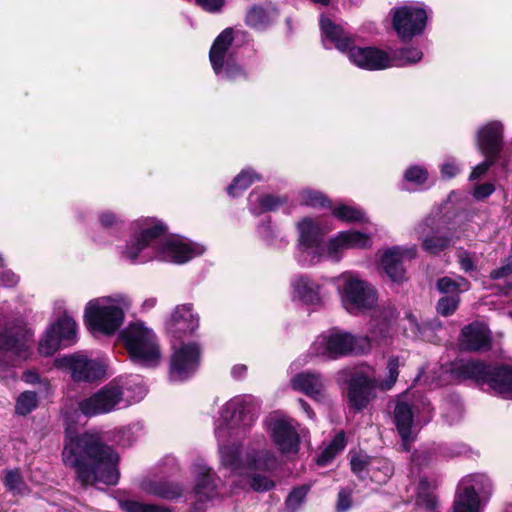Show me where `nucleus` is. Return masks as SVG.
<instances>
[{
	"mask_svg": "<svg viewBox=\"0 0 512 512\" xmlns=\"http://www.w3.org/2000/svg\"><path fill=\"white\" fill-rule=\"evenodd\" d=\"M250 486L254 491L264 492L274 488L275 483L268 476L254 473L250 477Z\"/></svg>",
	"mask_w": 512,
	"mask_h": 512,
	"instance_id": "nucleus-49",
	"label": "nucleus"
},
{
	"mask_svg": "<svg viewBox=\"0 0 512 512\" xmlns=\"http://www.w3.org/2000/svg\"><path fill=\"white\" fill-rule=\"evenodd\" d=\"M512 274V254L509 255L503 263L496 269H494L490 276L492 279L497 280Z\"/></svg>",
	"mask_w": 512,
	"mask_h": 512,
	"instance_id": "nucleus-54",
	"label": "nucleus"
},
{
	"mask_svg": "<svg viewBox=\"0 0 512 512\" xmlns=\"http://www.w3.org/2000/svg\"><path fill=\"white\" fill-rule=\"evenodd\" d=\"M341 286L339 293L344 308L349 313L371 309L377 301L374 288L352 273H344L339 277Z\"/></svg>",
	"mask_w": 512,
	"mask_h": 512,
	"instance_id": "nucleus-10",
	"label": "nucleus"
},
{
	"mask_svg": "<svg viewBox=\"0 0 512 512\" xmlns=\"http://www.w3.org/2000/svg\"><path fill=\"white\" fill-rule=\"evenodd\" d=\"M492 483L484 474L465 477L459 484L453 501L452 512H482L479 493L490 495Z\"/></svg>",
	"mask_w": 512,
	"mask_h": 512,
	"instance_id": "nucleus-12",
	"label": "nucleus"
},
{
	"mask_svg": "<svg viewBox=\"0 0 512 512\" xmlns=\"http://www.w3.org/2000/svg\"><path fill=\"white\" fill-rule=\"evenodd\" d=\"M342 232H339L334 238L330 239L326 244L327 256L333 261H339L342 253L346 250V242L343 239Z\"/></svg>",
	"mask_w": 512,
	"mask_h": 512,
	"instance_id": "nucleus-46",
	"label": "nucleus"
},
{
	"mask_svg": "<svg viewBox=\"0 0 512 512\" xmlns=\"http://www.w3.org/2000/svg\"><path fill=\"white\" fill-rule=\"evenodd\" d=\"M417 255L415 245L401 247L394 246L384 251L381 256V266L387 276L396 283L403 282L406 277L404 263L414 259Z\"/></svg>",
	"mask_w": 512,
	"mask_h": 512,
	"instance_id": "nucleus-20",
	"label": "nucleus"
},
{
	"mask_svg": "<svg viewBox=\"0 0 512 512\" xmlns=\"http://www.w3.org/2000/svg\"><path fill=\"white\" fill-rule=\"evenodd\" d=\"M250 211L259 215L263 212L273 211L287 202L286 197L274 196L271 194H259L252 192L249 196Z\"/></svg>",
	"mask_w": 512,
	"mask_h": 512,
	"instance_id": "nucleus-30",
	"label": "nucleus"
},
{
	"mask_svg": "<svg viewBox=\"0 0 512 512\" xmlns=\"http://www.w3.org/2000/svg\"><path fill=\"white\" fill-rule=\"evenodd\" d=\"M428 20L427 11L419 5L398 7L393 13V28L403 41L422 34Z\"/></svg>",
	"mask_w": 512,
	"mask_h": 512,
	"instance_id": "nucleus-15",
	"label": "nucleus"
},
{
	"mask_svg": "<svg viewBox=\"0 0 512 512\" xmlns=\"http://www.w3.org/2000/svg\"><path fill=\"white\" fill-rule=\"evenodd\" d=\"M459 347L466 351H484L491 347V332L480 322L465 326L459 335Z\"/></svg>",
	"mask_w": 512,
	"mask_h": 512,
	"instance_id": "nucleus-22",
	"label": "nucleus"
},
{
	"mask_svg": "<svg viewBox=\"0 0 512 512\" xmlns=\"http://www.w3.org/2000/svg\"><path fill=\"white\" fill-rule=\"evenodd\" d=\"M61 365L69 370L76 382L91 383L101 379L105 374V365L101 360L82 352L63 357Z\"/></svg>",
	"mask_w": 512,
	"mask_h": 512,
	"instance_id": "nucleus-19",
	"label": "nucleus"
},
{
	"mask_svg": "<svg viewBox=\"0 0 512 512\" xmlns=\"http://www.w3.org/2000/svg\"><path fill=\"white\" fill-rule=\"evenodd\" d=\"M342 234L346 242V248L348 249H366L372 245L371 238L368 234L356 230L342 231Z\"/></svg>",
	"mask_w": 512,
	"mask_h": 512,
	"instance_id": "nucleus-40",
	"label": "nucleus"
},
{
	"mask_svg": "<svg viewBox=\"0 0 512 512\" xmlns=\"http://www.w3.org/2000/svg\"><path fill=\"white\" fill-rule=\"evenodd\" d=\"M131 300L124 294L90 300L84 310V321L92 333L113 335L123 324Z\"/></svg>",
	"mask_w": 512,
	"mask_h": 512,
	"instance_id": "nucleus-5",
	"label": "nucleus"
},
{
	"mask_svg": "<svg viewBox=\"0 0 512 512\" xmlns=\"http://www.w3.org/2000/svg\"><path fill=\"white\" fill-rule=\"evenodd\" d=\"M119 218L111 213V212H105L103 214H101L100 216V223L102 224L103 227H112L114 225H117L119 223Z\"/></svg>",
	"mask_w": 512,
	"mask_h": 512,
	"instance_id": "nucleus-63",
	"label": "nucleus"
},
{
	"mask_svg": "<svg viewBox=\"0 0 512 512\" xmlns=\"http://www.w3.org/2000/svg\"><path fill=\"white\" fill-rule=\"evenodd\" d=\"M332 213L336 218L342 221L362 222L365 220L363 211L353 206L339 205L333 209Z\"/></svg>",
	"mask_w": 512,
	"mask_h": 512,
	"instance_id": "nucleus-43",
	"label": "nucleus"
},
{
	"mask_svg": "<svg viewBox=\"0 0 512 512\" xmlns=\"http://www.w3.org/2000/svg\"><path fill=\"white\" fill-rule=\"evenodd\" d=\"M459 302V296L456 294L443 296L439 299L436 310L440 315L445 317L452 315L457 310Z\"/></svg>",
	"mask_w": 512,
	"mask_h": 512,
	"instance_id": "nucleus-47",
	"label": "nucleus"
},
{
	"mask_svg": "<svg viewBox=\"0 0 512 512\" xmlns=\"http://www.w3.org/2000/svg\"><path fill=\"white\" fill-rule=\"evenodd\" d=\"M258 405L250 395L236 396L229 400L221 410L222 424L215 429L219 442L221 463L234 473L243 470L270 472L276 469L278 462L274 452L268 449L249 450L245 458L241 457L238 445H226L228 438L238 436V429L243 431L256 420Z\"/></svg>",
	"mask_w": 512,
	"mask_h": 512,
	"instance_id": "nucleus-1",
	"label": "nucleus"
},
{
	"mask_svg": "<svg viewBox=\"0 0 512 512\" xmlns=\"http://www.w3.org/2000/svg\"><path fill=\"white\" fill-rule=\"evenodd\" d=\"M202 245L178 237H165V226L154 219L137 221L122 256L132 263L153 259L183 264L203 254Z\"/></svg>",
	"mask_w": 512,
	"mask_h": 512,
	"instance_id": "nucleus-2",
	"label": "nucleus"
},
{
	"mask_svg": "<svg viewBox=\"0 0 512 512\" xmlns=\"http://www.w3.org/2000/svg\"><path fill=\"white\" fill-rule=\"evenodd\" d=\"M346 446L345 433L339 432L317 458L319 466L327 465Z\"/></svg>",
	"mask_w": 512,
	"mask_h": 512,
	"instance_id": "nucleus-35",
	"label": "nucleus"
},
{
	"mask_svg": "<svg viewBox=\"0 0 512 512\" xmlns=\"http://www.w3.org/2000/svg\"><path fill=\"white\" fill-rule=\"evenodd\" d=\"M458 262L462 270L469 272L475 269V263L470 255L466 251H459Z\"/></svg>",
	"mask_w": 512,
	"mask_h": 512,
	"instance_id": "nucleus-59",
	"label": "nucleus"
},
{
	"mask_svg": "<svg viewBox=\"0 0 512 512\" xmlns=\"http://www.w3.org/2000/svg\"><path fill=\"white\" fill-rule=\"evenodd\" d=\"M308 490L306 486L295 488L287 498V505L291 508L298 507L306 498Z\"/></svg>",
	"mask_w": 512,
	"mask_h": 512,
	"instance_id": "nucleus-51",
	"label": "nucleus"
},
{
	"mask_svg": "<svg viewBox=\"0 0 512 512\" xmlns=\"http://www.w3.org/2000/svg\"><path fill=\"white\" fill-rule=\"evenodd\" d=\"M457 380H473L487 384L504 398L512 399V366H490L474 359H457L449 369Z\"/></svg>",
	"mask_w": 512,
	"mask_h": 512,
	"instance_id": "nucleus-6",
	"label": "nucleus"
},
{
	"mask_svg": "<svg viewBox=\"0 0 512 512\" xmlns=\"http://www.w3.org/2000/svg\"><path fill=\"white\" fill-rule=\"evenodd\" d=\"M352 471L360 478L364 479L366 475H370L372 459L367 455L358 454L351 458L350 461Z\"/></svg>",
	"mask_w": 512,
	"mask_h": 512,
	"instance_id": "nucleus-45",
	"label": "nucleus"
},
{
	"mask_svg": "<svg viewBox=\"0 0 512 512\" xmlns=\"http://www.w3.org/2000/svg\"><path fill=\"white\" fill-rule=\"evenodd\" d=\"M19 281V277L10 270H3V262L0 259V284L6 287H13Z\"/></svg>",
	"mask_w": 512,
	"mask_h": 512,
	"instance_id": "nucleus-55",
	"label": "nucleus"
},
{
	"mask_svg": "<svg viewBox=\"0 0 512 512\" xmlns=\"http://www.w3.org/2000/svg\"><path fill=\"white\" fill-rule=\"evenodd\" d=\"M144 489L149 494L165 498L174 499L181 495V488L173 483L163 481H150L144 484Z\"/></svg>",
	"mask_w": 512,
	"mask_h": 512,
	"instance_id": "nucleus-31",
	"label": "nucleus"
},
{
	"mask_svg": "<svg viewBox=\"0 0 512 512\" xmlns=\"http://www.w3.org/2000/svg\"><path fill=\"white\" fill-rule=\"evenodd\" d=\"M400 359L397 356H391L388 359L386 367V377L384 379L373 378L377 384V388L386 391L390 390L396 383L399 376Z\"/></svg>",
	"mask_w": 512,
	"mask_h": 512,
	"instance_id": "nucleus-33",
	"label": "nucleus"
},
{
	"mask_svg": "<svg viewBox=\"0 0 512 512\" xmlns=\"http://www.w3.org/2000/svg\"><path fill=\"white\" fill-rule=\"evenodd\" d=\"M503 125L501 122H490L482 127L477 134V145L483 155L499 156L502 149Z\"/></svg>",
	"mask_w": 512,
	"mask_h": 512,
	"instance_id": "nucleus-27",
	"label": "nucleus"
},
{
	"mask_svg": "<svg viewBox=\"0 0 512 512\" xmlns=\"http://www.w3.org/2000/svg\"><path fill=\"white\" fill-rule=\"evenodd\" d=\"M38 405V397L35 392L24 391L21 393L15 405V411L17 414L25 416L31 413Z\"/></svg>",
	"mask_w": 512,
	"mask_h": 512,
	"instance_id": "nucleus-42",
	"label": "nucleus"
},
{
	"mask_svg": "<svg viewBox=\"0 0 512 512\" xmlns=\"http://www.w3.org/2000/svg\"><path fill=\"white\" fill-rule=\"evenodd\" d=\"M173 354L170 361L169 377L171 381H183L192 376L200 364L201 350L197 343L172 344Z\"/></svg>",
	"mask_w": 512,
	"mask_h": 512,
	"instance_id": "nucleus-16",
	"label": "nucleus"
},
{
	"mask_svg": "<svg viewBox=\"0 0 512 512\" xmlns=\"http://www.w3.org/2000/svg\"><path fill=\"white\" fill-rule=\"evenodd\" d=\"M246 23L256 29L264 27L268 23V15L262 7H252L246 16Z\"/></svg>",
	"mask_w": 512,
	"mask_h": 512,
	"instance_id": "nucleus-48",
	"label": "nucleus"
},
{
	"mask_svg": "<svg viewBox=\"0 0 512 512\" xmlns=\"http://www.w3.org/2000/svg\"><path fill=\"white\" fill-rule=\"evenodd\" d=\"M298 202L301 205L314 208L326 207L329 204L328 199L321 192L308 188L299 191Z\"/></svg>",
	"mask_w": 512,
	"mask_h": 512,
	"instance_id": "nucleus-41",
	"label": "nucleus"
},
{
	"mask_svg": "<svg viewBox=\"0 0 512 512\" xmlns=\"http://www.w3.org/2000/svg\"><path fill=\"white\" fill-rule=\"evenodd\" d=\"M414 232L421 241V248L432 255H439L455 243L453 234L447 229L436 227L433 217H427L419 222Z\"/></svg>",
	"mask_w": 512,
	"mask_h": 512,
	"instance_id": "nucleus-17",
	"label": "nucleus"
},
{
	"mask_svg": "<svg viewBox=\"0 0 512 512\" xmlns=\"http://www.w3.org/2000/svg\"><path fill=\"white\" fill-rule=\"evenodd\" d=\"M427 176L428 173L426 169L420 166H411L404 174V177L408 182H412L417 185L425 183Z\"/></svg>",
	"mask_w": 512,
	"mask_h": 512,
	"instance_id": "nucleus-50",
	"label": "nucleus"
},
{
	"mask_svg": "<svg viewBox=\"0 0 512 512\" xmlns=\"http://www.w3.org/2000/svg\"><path fill=\"white\" fill-rule=\"evenodd\" d=\"M391 57V66H406L419 62L423 53L415 47H407L395 50Z\"/></svg>",
	"mask_w": 512,
	"mask_h": 512,
	"instance_id": "nucleus-34",
	"label": "nucleus"
},
{
	"mask_svg": "<svg viewBox=\"0 0 512 512\" xmlns=\"http://www.w3.org/2000/svg\"><path fill=\"white\" fill-rule=\"evenodd\" d=\"M62 342L64 341L56 334L55 327L50 325L39 342V352L44 356H50L60 348Z\"/></svg>",
	"mask_w": 512,
	"mask_h": 512,
	"instance_id": "nucleus-37",
	"label": "nucleus"
},
{
	"mask_svg": "<svg viewBox=\"0 0 512 512\" xmlns=\"http://www.w3.org/2000/svg\"><path fill=\"white\" fill-rule=\"evenodd\" d=\"M4 484L9 490L20 492L22 477L19 470L8 471L4 478Z\"/></svg>",
	"mask_w": 512,
	"mask_h": 512,
	"instance_id": "nucleus-52",
	"label": "nucleus"
},
{
	"mask_svg": "<svg viewBox=\"0 0 512 512\" xmlns=\"http://www.w3.org/2000/svg\"><path fill=\"white\" fill-rule=\"evenodd\" d=\"M320 27L324 36L323 43L326 47L327 42H331L340 51L346 52L354 39L340 25L335 24L329 18L324 16L320 19Z\"/></svg>",
	"mask_w": 512,
	"mask_h": 512,
	"instance_id": "nucleus-28",
	"label": "nucleus"
},
{
	"mask_svg": "<svg viewBox=\"0 0 512 512\" xmlns=\"http://www.w3.org/2000/svg\"><path fill=\"white\" fill-rule=\"evenodd\" d=\"M62 456L66 466L76 469L78 479L84 485L118 483L119 457L95 435L68 436Z\"/></svg>",
	"mask_w": 512,
	"mask_h": 512,
	"instance_id": "nucleus-3",
	"label": "nucleus"
},
{
	"mask_svg": "<svg viewBox=\"0 0 512 512\" xmlns=\"http://www.w3.org/2000/svg\"><path fill=\"white\" fill-rule=\"evenodd\" d=\"M350 61L359 68L381 70L391 67V57L386 52L374 47H357L353 43L346 51Z\"/></svg>",
	"mask_w": 512,
	"mask_h": 512,
	"instance_id": "nucleus-21",
	"label": "nucleus"
},
{
	"mask_svg": "<svg viewBox=\"0 0 512 512\" xmlns=\"http://www.w3.org/2000/svg\"><path fill=\"white\" fill-rule=\"evenodd\" d=\"M196 3L203 10L215 13L222 9L224 0H196Z\"/></svg>",
	"mask_w": 512,
	"mask_h": 512,
	"instance_id": "nucleus-58",
	"label": "nucleus"
},
{
	"mask_svg": "<svg viewBox=\"0 0 512 512\" xmlns=\"http://www.w3.org/2000/svg\"><path fill=\"white\" fill-rule=\"evenodd\" d=\"M233 42V30L227 28L215 39L209 53L212 68L221 79L233 81L244 77V71L233 60L230 48Z\"/></svg>",
	"mask_w": 512,
	"mask_h": 512,
	"instance_id": "nucleus-13",
	"label": "nucleus"
},
{
	"mask_svg": "<svg viewBox=\"0 0 512 512\" xmlns=\"http://www.w3.org/2000/svg\"><path fill=\"white\" fill-rule=\"evenodd\" d=\"M22 379L24 382L28 384H40L45 389L48 387V380L41 378L37 371L35 370H27L23 373Z\"/></svg>",
	"mask_w": 512,
	"mask_h": 512,
	"instance_id": "nucleus-56",
	"label": "nucleus"
},
{
	"mask_svg": "<svg viewBox=\"0 0 512 512\" xmlns=\"http://www.w3.org/2000/svg\"><path fill=\"white\" fill-rule=\"evenodd\" d=\"M431 413L430 402L422 395L405 393L397 399L393 420L405 450L415 440L419 426L430 421Z\"/></svg>",
	"mask_w": 512,
	"mask_h": 512,
	"instance_id": "nucleus-7",
	"label": "nucleus"
},
{
	"mask_svg": "<svg viewBox=\"0 0 512 512\" xmlns=\"http://www.w3.org/2000/svg\"><path fill=\"white\" fill-rule=\"evenodd\" d=\"M299 233L297 245V260L302 265L318 263L323 255L321 243L322 232L317 221L304 218L297 224Z\"/></svg>",
	"mask_w": 512,
	"mask_h": 512,
	"instance_id": "nucleus-14",
	"label": "nucleus"
},
{
	"mask_svg": "<svg viewBox=\"0 0 512 512\" xmlns=\"http://www.w3.org/2000/svg\"><path fill=\"white\" fill-rule=\"evenodd\" d=\"M290 384L293 390L300 391L317 402H323L326 398V381L318 373H298L291 378Z\"/></svg>",
	"mask_w": 512,
	"mask_h": 512,
	"instance_id": "nucleus-25",
	"label": "nucleus"
},
{
	"mask_svg": "<svg viewBox=\"0 0 512 512\" xmlns=\"http://www.w3.org/2000/svg\"><path fill=\"white\" fill-rule=\"evenodd\" d=\"M311 350L317 356L336 359L349 354L368 353L371 350V340L367 336L331 331L318 336Z\"/></svg>",
	"mask_w": 512,
	"mask_h": 512,
	"instance_id": "nucleus-9",
	"label": "nucleus"
},
{
	"mask_svg": "<svg viewBox=\"0 0 512 512\" xmlns=\"http://www.w3.org/2000/svg\"><path fill=\"white\" fill-rule=\"evenodd\" d=\"M351 507V495L346 490H341L338 494L337 511L346 512Z\"/></svg>",
	"mask_w": 512,
	"mask_h": 512,
	"instance_id": "nucleus-61",
	"label": "nucleus"
},
{
	"mask_svg": "<svg viewBox=\"0 0 512 512\" xmlns=\"http://www.w3.org/2000/svg\"><path fill=\"white\" fill-rule=\"evenodd\" d=\"M265 423L273 443L281 453L296 454L298 452L300 437L291 419L270 415Z\"/></svg>",
	"mask_w": 512,
	"mask_h": 512,
	"instance_id": "nucleus-18",
	"label": "nucleus"
},
{
	"mask_svg": "<svg viewBox=\"0 0 512 512\" xmlns=\"http://www.w3.org/2000/svg\"><path fill=\"white\" fill-rule=\"evenodd\" d=\"M258 233L259 235L266 241H270L274 236V230L272 226L270 225V222L262 223L258 227Z\"/></svg>",
	"mask_w": 512,
	"mask_h": 512,
	"instance_id": "nucleus-64",
	"label": "nucleus"
},
{
	"mask_svg": "<svg viewBox=\"0 0 512 512\" xmlns=\"http://www.w3.org/2000/svg\"><path fill=\"white\" fill-rule=\"evenodd\" d=\"M261 180L259 174L254 172L251 169L242 170L233 180L232 184L227 187V193L230 196H237L244 190H246L249 186H251L255 181Z\"/></svg>",
	"mask_w": 512,
	"mask_h": 512,
	"instance_id": "nucleus-32",
	"label": "nucleus"
},
{
	"mask_svg": "<svg viewBox=\"0 0 512 512\" xmlns=\"http://www.w3.org/2000/svg\"><path fill=\"white\" fill-rule=\"evenodd\" d=\"M166 326L174 338H180L182 334L194 332L199 326V319L192 313L191 306L181 305L175 308Z\"/></svg>",
	"mask_w": 512,
	"mask_h": 512,
	"instance_id": "nucleus-26",
	"label": "nucleus"
},
{
	"mask_svg": "<svg viewBox=\"0 0 512 512\" xmlns=\"http://www.w3.org/2000/svg\"><path fill=\"white\" fill-rule=\"evenodd\" d=\"M120 507L124 512H173L171 509L154 504H145L137 501H123Z\"/></svg>",
	"mask_w": 512,
	"mask_h": 512,
	"instance_id": "nucleus-44",
	"label": "nucleus"
},
{
	"mask_svg": "<svg viewBox=\"0 0 512 512\" xmlns=\"http://www.w3.org/2000/svg\"><path fill=\"white\" fill-rule=\"evenodd\" d=\"M294 297L306 304L316 305L322 300L320 286L308 277H299L293 282Z\"/></svg>",
	"mask_w": 512,
	"mask_h": 512,
	"instance_id": "nucleus-29",
	"label": "nucleus"
},
{
	"mask_svg": "<svg viewBox=\"0 0 512 512\" xmlns=\"http://www.w3.org/2000/svg\"><path fill=\"white\" fill-rule=\"evenodd\" d=\"M377 388L374 379L364 373H356L348 382V401L356 410L364 409L373 397V391Z\"/></svg>",
	"mask_w": 512,
	"mask_h": 512,
	"instance_id": "nucleus-23",
	"label": "nucleus"
},
{
	"mask_svg": "<svg viewBox=\"0 0 512 512\" xmlns=\"http://www.w3.org/2000/svg\"><path fill=\"white\" fill-rule=\"evenodd\" d=\"M370 477L377 483H385L393 474V466L386 459L372 460Z\"/></svg>",
	"mask_w": 512,
	"mask_h": 512,
	"instance_id": "nucleus-38",
	"label": "nucleus"
},
{
	"mask_svg": "<svg viewBox=\"0 0 512 512\" xmlns=\"http://www.w3.org/2000/svg\"><path fill=\"white\" fill-rule=\"evenodd\" d=\"M437 287L442 293H451L452 295H458L459 292H463L469 289V282L463 277H457L456 279L450 277H443L438 280Z\"/></svg>",
	"mask_w": 512,
	"mask_h": 512,
	"instance_id": "nucleus-39",
	"label": "nucleus"
},
{
	"mask_svg": "<svg viewBox=\"0 0 512 512\" xmlns=\"http://www.w3.org/2000/svg\"><path fill=\"white\" fill-rule=\"evenodd\" d=\"M147 393L138 378L115 379L78 403L86 417L108 414L141 401Z\"/></svg>",
	"mask_w": 512,
	"mask_h": 512,
	"instance_id": "nucleus-4",
	"label": "nucleus"
},
{
	"mask_svg": "<svg viewBox=\"0 0 512 512\" xmlns=\"http://www.w3.org/2000/svg\"><path fill=\"white\" fill-rule=\"evenodd\" d=\"M51 326L55 327L56 334H58L66 344L75 342L77 324L71 317L64 316L51 324Z\"/></svg>",
	"mask_w": 512,
	"mask_h": 512,
	"instance_id": "nucleus-36",
	"label": "nucleus"
},
{
	"mask_svg": "<svg viewBox=\"0 0 512 512\" xmlns=\"http://www.w3.org/2000/svg\"><path fill=\"white\" fill-rule=\"evenodd\" d=\"M31 335L19 326L6 327L0 330V367L16 366L30 358L32 346Z\"/></svg>",
	"mask_w": 512,
	"mask_h": 512,
	"instance_id": "nucleus-11",
	"label": "nucleus"
},
{
	"mask_svg": "<svg viewBox=\"0 0 512 512\" xmlns=\"http://www.w3.org/2000/svg\"><path fill=\"white\" fill-rule=\"evenodd\" d=\"M195 475L194 497L199 503H206L218 496V479L203 462L194 465Z\"/></svg>",
	"mask_w": 512,
	"mask_h": 512,
	"instance_id": "nucleus-24",
	"label": "nucleus"
},
{
	"mask_svg": "<svg viewBox=\"0 0 512 512\" xmlns=\"http://www.w3.org/2000/svg\"><path fill=\"white\" fill-rule=\"evenodd\" d=\"M459 171L460 168L453 159H448L441 165V174L444 178L450 179L456 176Z\"/></svg>",
	"mask_w": 512,
	"mask_h": 512,
	"instance_id": "nucleus-57",
	"label": "nucleus"
},
{
	"mask_svg": "<svg viewBox=\"0 0 512 512\" xmlns=\"http://www.w3.org/2000/svg\"><path fill=\"white\" fill-rule=\"evenodd\" d=\"M486 159L478 164L470 174V179L475 180L484 175L487 170L497 161V157L485 155Z\"/></svg>",
	"mask_w": 512,
	"mask_h": 512,
	"instance_id": "nucleus-53",
	"label": "nucleus"
},
{
	"mask_svg": "<svg viewBox=\"0 0 512 512\" xmlns=\"http://www.w3.org/2000/svg\"><path fill=\"white\" fill-rule=\"evenodd\" d=\"M417 505L425 507L429 511H434L437 506V501L432 494H419L417 497Z\"/></svg>",
	"mask_w": 512,
	"mask_h": 512,
	"instance_id": "nucleus-60",
	"label": "nucleus"
},
{
	"mask_svg": "<svg viewBox=\"0 0 512 512\" xmlns=\"http://www.w3.org/2000/svg\"><path fill=\"white\" fill-rule=\"evenodd\" d=\"M120 337L131 360L143 366H155L160 359L156 335L143 323L134 322L121 331Z\"/></svg>",
	"mask_w": 512,
	"mask_h": 512,
	"instance_id": "nucleus-8",
	"label": "nucleus"
},
{
	"mask_svg": "<svg viewBox=\"0 0 512 512\" xmlns=\"http://www.w3.org/2000/svg\"><path fill=\"white\" fill-rule=\"evenodd\" d=\"M495 190V187L491 183H483L475 187L474 197L476 199H484L490 196Z\"/></svg>",
	"mask_w": 512,
	"mask_h": 512,
	"instance_id": "nucleus-62",
	"label": "nucleus"
}]
</instances>
